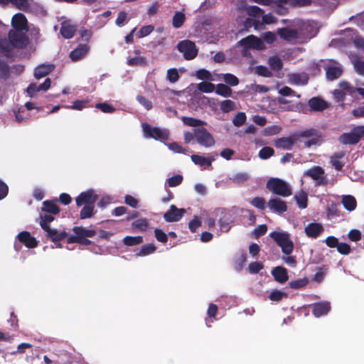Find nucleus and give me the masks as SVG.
<instances>
[{
	"label": "nucleus",
	"mask_w": 364,
	"mask_h": 364,
	"mask_svg": "<svg viewBox=\"0 0 364 364\" xmlns=\"http://www.w3.org/2000/svg\"><path fill=\"white\" fill-rule=\"evenodd\" d=\"M343 70L339 66L329 65L326 68V77L328 80L333 81L341 76Z\"/></svg>",
	"instance_id": "obj_24"
},
{
	"label": "nucleus",
	"mask_w": 364,
	"mask_h": 364,
	"mask_svg": "<svg viewBox=\"0 0 364 364\" xmlns=\"http://www.w3.org/2000/svg\"><path fill=\"white\" fill-rule=\"evenodd\" d=\"M156 247L153 244H146L141 246L139 252L136 253V256H146L155 252Z\"/></svg>",
	"instance_id": "obj_42"
},
{
	"label": "nucleus",
	"mask_w": 364,
	"mask_h": 364,
	"mask_svg": "<svg viewBox=\"0 0 364 364\" xmlns=\"http://www.w3.org/2000/svg\"><path fill=\"white\" fill-rule=\"evenodd\" d=\"M247 260V254L245 251H242V253L237 255L234 260L235 267L237 271L242 269L245 262Z\"/></svg>",
	"instance_id": "obj_41"
},
{
	"label": "nucleus",
	"mask_w": 364,
	"mask_h": 364,
	"mask_svg": "<svg viewBox=\"0 0 364 364\" xmlns=\"http://www.w3.org/2000/svg\"><path fill=\"white\" fill-rule=\"evenodd\" d=\"M341 203L346 210L353 211L357 207V201L354 196L346 195L342 197Z\"/></svg>",
	"instance_id": "obj_29"
},
{
	"label": "nucleus",
	"mask_w": 364,
	"mask_h": 364,
	"mask_svg": "<svg viewBox=\"0 0 364 364\" xmlns=\"http://www.w3.org/2000/svg\"><path fill=\"white\" fill-rule=\"evenodd\" d=\"M294 198L300 208L304 209L307 207L308 196L305 191H301L299 193L296 194Z\"/></svg>",
	"instance_id": "obj_34"
},
{
	"label": "nucleus",
	"mask_w": 364,
	"mask_h": 364,
	"mask_svg": "<svg viewBox=\"0 0 364 364\" xmlns=\"http://www.w3.org/2000/svg\"><path fill=\"white\" fill-rule=\"evenodd\" d=\"M267 205L272 213L277 214H282L287 210V203L279 198H270Z\"/></svg>",
	"instance_id": "obj_9"
},
{
	"label": "nucleus",
	"mask_w": 364,
	"mask_h": 364,
	"mask_svg": "<svg viewBox=\"0 0 364 364\" xmlns=\"http://www.w3.org/2000/svg\"><path fill=\"white\" fill-rule=\"evenodd\" d=\"M54 220L52 214H41L39 216V225L43 230L50 228V223Z\"/></svg>",
	"instance_id": "obj_33"
},
{
	"label": "nucleus",
	"mask_w": 364,
	"mask_h": 364,
	"mask_svg": "<svg viewBox=\"0 0 364 364\" xmlns=\"http://www.w3.org/2000/svg\"><path fill=\"white\" fill-rule=\"evenodd\" d=\"M32 2L33 0H10V4L16 9L26 12L31 9Z\"/></svg>",
	"instance_id": "obj_32"
},
{
	"label": "nucleus",
	"mask_w": 364,
	"mask_h": 364,
	"mask_svg": "<svg viewBox=\"0 0 364 364\" xmlns=\"http://www.w3.org/2000/svg\"><path fill=\"white\" fill-rule=\"evenodd\" d=\"M195 135L197 143L204 147H210L215 144L213 136L204 127L195 129Z\"/></svg>",
	"instance_id": "obj_5"
},
{
	"label": "nucleus",
	"mask_w": 364,
	"mask_h": 364,
	"mask_svg": "<svg viewBox=\"0 0 364 364\" xmlns=\"http://www.w3.org/2000/svg\"><path fill=\"white\" fill-rule=\"evenodd\" d=\"M145 63V59L141 56H136L127 60V64L129 66L144 65Z\"/></svg>",
	"instance_id": "obj_62"
},
{
	"label": "nucleus",
	"mask_w": 364,
	"mask_h": 364,
	"mask_svg": "<svg viewBox=\"0 0 364 364\" xmlns=\"http://www.w3.org/2000/svg\"><path fill=\"white\" fill-rule=\"evenodd\" d=\"M181 121L183 122V124L194 127V129L203 127V126L206 124V122L205 121H203L199 119L193 118L191 117H186L183 116L181 118Z\"/></svg>",
	"instance_id": "obj_28"
},
{
	"label": "nucleus",
	"mask_w": 364,
	"mask_h": 364,
	"mask_svg": "<svg viewBox=\"0 0 364 364\" xmlns=\"http://www.w3.org/2000/svg\"><path fill=\"white\" fill-rule=\"evenodd\" d=\"M144 135L146 138H153L156 140L159 139V128L152 127L147 123H142Z\"/></svg>",
	"instance_id": "obj_26"
},
{
	"label": "nucleus",
	"mask_w": 364,
	"mask_h": 364,
	"mask_svg": "<svg viewBox=\"0 0 364 364\" xmlns=\"http://www.w3.org/2000/svg\"><path fill=\"white\" fill-rule=\"evenodd\" d=\"M14 48L15 47L7 38L0 40V55L10 58L12 56V52Z\"/></svg>",
	"instance_id": "obj_22"
},
{
	"label": "nucleus",
	"mask_w": 364,
	"mask_h": 364,
	"mask_svg": "<svg viewBox=\"0 0 364 364\" xmlns=\"http://www.w3.org/2000/svg\"><path fill=\"white\" fill-rule=\"evenodd\" d=\"M340 205L338 203H332L328 205L327 208V213L328 215L333 217H337L340 215Z\"/></svg>",
	"instance_id": "obj_56"
},
{
	"label": "nucleus",
	"mask_w": 364,
	"mask_h": 364,
	"mask_svg": "<svg viewBox=\"0 0 364 364\" xmlns=\"http://www.w3.org/2000/svg\"><path fill=\"white\" fill-rule=\"evenodd\" d=\"M274 154V150L270 146H264L259 151V157L261 159H267L272 156Z\"/></svg>",
	"instance_id": "obj_50"
},
{
	"label": "nucleus",
	"mask_w": 364,
	"mask_h": 364,
	"mask_svg": "<svg viewBox=\"0 0 364 364\" xmlns=\"http://www.w3.org/2000/svg\"><path fill=\"white\" fill-rule=\"evenodd\" d=\"M255 71L257 74L262 77H269L272 75V72L267 67L263 65L257 66L255 68Z\"/></svg>",
	"instance_id": "obj_64"
},
{
	"label": "nucleus",
	"mask_w": 364,
	"mask_h": 364,
	"mask_svg": "<svg viewBox=\"0 0 364 364\" xmlns=\"http://www.w3.org/2000/svg\"><path fill=\"white\" fill-rule=\"evenodd\" d=\"M246 119L247 117L245 112H238L232 119V124L235 127H241L245 123Z\"/></svg>",
	"instance_id": "obj_54"
},
{
	"label": "nucleus",
	"mask_w": 364,
	"mask_h": 364,
	"mask_svg": "<svg viewBox=\"0 0 364 364\" xmlns=\"http://www.w3.org/2000/svg\"><path fill=\"white\" fill-rule=\"evenodd\" d=\"M154 31V26L152 25L144 26L137 32L136 36L139 38H144L149 35Z\"/></svg>",
	"instance_id": "obj_60"
},
{
	"label": "nucleus",
	"mask_w": 364,
	"mask_h": 364,
	"mask_svg": "<svg viewBox=\"0 0 364 364\" xmlns=\"http://www.w3.org/2000/svg\"><path fill=\"white\" fill-rule=\"evenodd\" d=\"M202 222L200 218L197 215H195L194 218L189 222L188 228L192 232H196V230L200 228Z\"/></svg>",
	"instance_id": "obj_63"
},
{
	"label": "nucleus",
	"mask_w": 364,
	"mask_h": 364,
	"mask_svg": "<svg viewBox=\"0 0 364 364\" xmlns=\"http://www.w3.org/2000/svg\"><path fill=\"white\" fill-rule=\"evenodd\" d=\"M123 242L127 246H134L143 242L141 236H126L123 239Z\"/></svg>",
	"instance_id": "obj_40"
},
{
	"label": "nucleus",
	"mask_w": 364,
	"mask_h": 364,
	"mask_svg": "<svg viewBox=\"0 0 364 364\" xmlns=\"http://www.w3.org/2000/svg\"><path fill=\"white\" fill-rule=\"evenodd\" d=\"M98 199V196L95 193L94 191L88 190L82 192L75 199L77 206L80 207L82 205H95Z\"/></svg>",
	"instance_id": "obj_7"
},
{
	"label": "nucleus",
	"mask_w": 364,
	"mask_h": 364,
	"mask_svg": "<svg viewBox=\"0 0 364 364\" xmlns=\"http://www.w3.org/2000/svg\"><path fill=\"white\" fill-rule=\"evenodd\" d=\"M308 284H309V279L307 278L304 277L302 279H299L296 280L291 281L289 283V286L291 289H299L304 287Z\"/></svg>",
	"instance_id": "obj_46"
},
{
	"label": "nucleus",
	"mask_w": 364,
	"mask_h": 364,
	"mask_svg": "<svg viewBox=\"0 0 364 364\" xmlns=\"http://www.w3.org/2000/svg\"><path fill=\"white\" fill-rule=\"evenodd\" d=\"M46 232V236L48 240L52 241L54 244L64 240L68 235L65 230L58 232L57 229L49 228Z\"/></svg>",
	"instance_id": "obj_17"
},
{
	"label": "nucleus",
	"mask_w": 364,
	"mask_h": 364,
	"mask_svg": "<svg viewBox=\"0 0 364 364\" xmlns=\"http://www.w3.org/2000/svg\"><path fill=\"white\" fill-rule=\"evenodd\" d=\"M287 296V294L285 292H282L278 289L273 290L271 294L269 296V299L271 301H281L284 297H286Z\"/></svg>",
	"instance_id": "obj_57"
},
{
	"label": "nucleus",
	"mask_w": 364,
	"mask_h": 364,
	"mask_svg": "<svg viewBox=\"0 0 364 364\" xmlns=\"http://www.w3.org/2000/svg\"><path fill=\"white\" fill-rule=\"evenodd\" d=\"M220 108L223 112L228 113L234 110L236 107L235 102L230 100H225L220 103Z\"/></svg>",
	"instance_id": "obj_45"
},
{
	"label": "nucleus",
	"mask_w": 364,
	"mask_h": 364,
	"mask_svg": "<svg viewBox=\"0 0 364 364\" xmlns=\"http://www.w3.org/2000/svg\"><path fill=\"white\" fill-rule=\"evenodd\" d=\"M308 105L311 110L316 112H322L328 107V103L325 100L316 97L311 98Z\"/></svg>",
	"instance_id": "obj_21"
},
{
	"label": "nucleus",
	"mask_w": 364,
	"mask_h": 364,
	"mask_svg": "<svg viewBox=\"0 0 364 364\" xmlns=\"http://www.w3.org/2000/svg\"><path fill=\"white\" fill-rule=\"evenodd\" d=\"M16 238L20 243L23 244L27 248H34L38 245L36 239L31 236L28 231H22L18 234Z\"/></svg>",
	"instance_id": "obj_14"
},
{
	"label": "nucleus",
	"mask_w": 364,
	"mask_h": 364,
	"mask_svg": "<svg viewBox=\"0 0 364 364\" xmlns=\"http://www.w3.org/2000/svg\"><path fill=\"white\" fill-rule=\"evenodd\" d=\"M183 179V178L181 175L177 174L173 176L167 180L165 186L168 184L169 187H176L182 183Z\"/></svg>",
	"instance_id": "obj_53"
},
{
	"label": "nucleus",
	"mask_w": 364,
	"mask_h": 364,
	"mask_svg": "<svg viewBox=\"0 0 364 364\" xmlns=\"http://www.w3.org/2000/svg\"><path fill=\"white\" fill-rule=\"evenodd\" d=\"M282 128L278 125H272L266 127L264 129V134L265 136H273L280 133Z\"/></svg>",
	"instance_id": "obj_61"
},
{
	"label": "nucleus",
	"mask_w": 364,
	"mask_h": 364,
	"mask_svg": "<svg viewBox=\"0 0 364 364\" xmlns=\"http://www.w3.org/2000/svg\"><path fill=\"white\" fill-rule=\"evenodd\" d=\"M319 134H321V132L318 130L311 128V129H305L299 133L294 134V137L296 139H298L299 137H303V138L311 137L312 138L315 136H317Z\"/></svg>",
	"instance_id": "obj_37"
},
{
	"label": "nucleus",
	"mask_w": 364,
	"mask_h": 364,
	"mask_svg": "<svg viewBox=\"0 0 364 364\" xmlns=\"http://www.w3.org/2000/svg\"><path fill=\"white\" fill-rule=\"evenodd\" d=\"M149 226V223L146 219H139L132 223L133 230H145Z\"/></svg>",
	"instance_id": "obj_44"
},
{
	"label": "nucleus",
	"mask_w": 364,
	"mask_h": 364,
	"mask_svg": "<svg viewBox=\"0 0 364 364\" xmlns=\"http://www.w3.org/2000/svg\"><path fill=\"white\" fill-rule=\"evenodd\" d=\"M185 21V15L181 12H176L173 17V26L176 28H178L182 26Z\"/></svg>",
	"instance_id": "obj_49"
},
{
	"label": "nucleus",
	"mask_w": 364,
	"mask_h": 364,
	"mask_svg": "<svg viewBox=\"0 0 364 364\" xmlns=\"http://www.w3.org/2000/svg\"><path fill=\"white\" fill-rule=\"evenodd\" d=\"M344 156L345 153L343 151H340L335 153L331 158V162L337 171H341L343 167L344 164L340 161V159Z\"/></svg>",
	"instance_id": "obj_35"
},
{
	"label": "nucleus",
	"mask_w": 364,
	"mask_h": 364,
	"mask_svg": "<svg viewBox=\"0 0 364 364\" xmlns=\"http://www.w3.org/2000/svg\"><path fill=\"white\" fill-rule=\"evenodd\" d=\"M251 204L255 208L262 210H264L267 206L265 199L262 197L254 198L251 201Z\"/></svg>",
	"instance_id": "obj_55"
},
{
	"label": "nucleus",
	"mask_w": 364,
	"mask_h": 364,
	"mask_svg": "<svg viewBox=\"0 0 364 364\" xmlns=\"http://www.w3.org/2000/svg\"><path fill=\"white\" fill-rule=\"evenodd\" d=\"M324 231V228L321 223H311L304 228L306 235L310 238L316 239L321 235Z\"/></svg>",
	"instance_id": "obj_13"
},
{
	"label": "nucleus",
	"mask_w": 364,
	"mask_h": 364,
	"mask_svg": "<svg viewBox=\"0 0 364 364\" xmlns=\"http://www.w3.org/2000/svg\"><path fill=\"white\" fill-rule=\"evenodd\" d=\"M269 65L272 70L278 71L282 68L283 63L279 57L274 56L269 59Z\"/></svg>",
	"instance_id": "obj_47"
},
{
	"label": "nucleus",
	"mask_w": 364,
	"mask_h": 364,
	"mask_svg": "<svg viewBox=\"0 0 364 364\" xmlns=\"http://www.w3.org/2000/svg\"><path fill=\"white\" fill-rule=\"evenodd\" d=\"M223 80L230 86H236L239 84L238 78L231 73H226L223 75Z\"/></svg>",
	"instance_id": "obj_52"
},
{
	"label": "nucleus",
	"mask_w": 364,
	"mask_h": 364,
	"mask_svg": "<svg viewBox=\"0 0 364 364\" xmlns=\"http://www.w3.org/2000/svg\"><path fill=\"white\" fill-rule=\"evenodd\" d=\"M330 310L331 304L326 301L316 302L312 305V314L315 317H321L326 315Z\"/></svg>",
	"instance_id": "obj_16"
},
{
	"label": "nucleus",
	"mask_w": 364,
	"mask_h": 364,
	"mask_svg": "<svg viewBox=\"0 0 364 364\" xmlns=\"http://www.w3.org/2000/svg\"><path fill=\"white\" fill-rule=\"evenodd\" d=\"M272 274L277 282L282 284L286 282L289 279L287 270L283 267L279 266L274 267L272 271Z\"/></svg>",
	"instance_id": "obj_23"
},
{
	"label": "nucleus",
	"mask_w": 364,
	"mask_h": 364,
	"mask_svg": "<svg viewBox=\"0 0 364 364\" xmlns=\"http://www.w3.org/2000/svg\"><path fill=\"white\" fill-rule=\"evenodd\" d=\"M41 211L52 215H57L60 213V209L56 205L55 201L53 200H45L43 202V206L41 207Z\"/></svg>",
	"instance_id": "obj_27"
},
{
	"label": "nucleus",
	"mask_w": 364,
	"mask_h": 364,
	"mask_svg": "<svg viewBox=\"0 0 364 364\" xmlns=\"http://www.w3.org/2000/svg\"><path fill=\"white\" fill-rule=\"evenodd\" d=\"M167 80L171 82L174 83L177 82L179 79V74L176 68H171L167 71L166 75Z\"/></svg>",
	"instance_id": "obj_59"
},
{
	"label": "nucleus",
	"mask_w": 364,
	"mask_h": 364,
	"mask_svg": "<svg viewBox=\"0 0 364 364\" xmlns=\"http://www.w3.org/2000/svg\"><path fill=\"white\" fill-rule=\"evenodd\" d=\"M191 158L192 161L196 165H199L200 166H211L212 161L208 158L203 156L193 154L191 156Z\"/></svg>",
	"instance_id": "obj_36"
},
{
	"label": "nucleus",
	"mask_w": 364,
	"mask_h": 364,
	"mask_svg": "<svg viewBox=\"0 0 364 364\" xmlns=\"http://www.w3.org/2000/svg\"><path fill=\"white\" fill-rule=\"evenodd\" d=\"M77 31V26L73 24L70 20L63 21L60 23V33L65 39L72 38Z\"/></svg>",
	"instance_id": "obj_12"
},
{
	"label": "nucleus",
	"mask_w": 364,
	"mask_h": 364,
	"mask_svg": "<svg viewBox=\"0 0 364 364\" xmlns=\"http://www.w3.org/2000/svg\"><path fill=\"white\" fill-rule=\"evenodd\" d=\"M196 76L198 79L202 80H212V75L210 73L204 69L201 68L196 71Z\"/></svg>",
	"instance_id": "obj_58"
},
{
	"label": "nucleus",
	"mask_w": 364,
	"mask_h": 364,
	"mask_svg": "<svg viewBox=\"0 0 364 364\" xmlns=\"http://www.w3.org/2000/svg\"><path fill=\"white\" fill-rule=\"evenodd\" d=\"M95 205H85L82 208L80 213L81 219H86L91 218L94 214Z\"/></svg>",
	"instance_id": "obj_43"
},
{
	"label": "nucleus",
	"mask_w": 364,
	"mask_h": 364,
	"mask_svg": "<svg viewBox=\"0 0 364 364\" xmlns=\"http://www.w3.org/2000/svg\"><path fill=\"white\" fill-rule=\"evenodd\" d=\"M11 26L14 28L13 30L27 32L29 29L26 17L21 13H17L13 16L11 19Z\"/></svg>",
	"instance_id": "obj_10"
},
{
	"label": "nucleus",
	"mask_w": 364,
	"mask_h": 364,
	"mask_svg": "<svg viewBox=\"0 0 364 364\" xmlns=\"http://www.w3.org/2000/svg\"><path fill=\"white\" fill-rule=\"evenodd\" d=\"M23 31L10 30L8 33V40L17 48H23L26 46L28 38Z\"/></svg>",
	"instance_id": "obj_4"
},
{
	"label": "nucleus",
	"mask_w": 364,
	"mask_h": 364,
	"mask_svg": "<svg viewBox=\"0 0 364 364\" xmlns=\"http://www.w3.org/2000/svg\"><path fill=\"white\" fill-rule=\"evenodd\" d=\"M215 92L220 96L227 97L231 96L232 92L228 85L220 83L216 85Z\"/></svg>",
	"instance_id": "obj_38"
},
{
	"label": "nucleus",
	"mask_w": 364,
	"mask_h": 364,
	"mask_svg": "<svg viewBox=\"0 0 364 364\" xmlns=\"http://www.w3.org/2000/svg\"><path fill=\"white\" fill-rule=\"evenodd\" d=\"M10 76V68L6 62L0 60V77L6 80Z\"/></svg>",
	"instance_id": "obj_48"
},
{
	"label": "nucleus",
	"mask_w": 364,
	"mask_h": 364,
	"mask_svg": "<svg viewBox=\"0 0 364 364\" xmlns=\"http://www.w3.org/2000/svg\"><path fill=\"white\" fill-rule=\"evenodd\" d=\"M360 141L355 127H353L350 132L344 133L339 136L338 141L342 144L354 145Z\"/></svg>",
	"instance_id": "obj_15"
},
{
	"label": "nucleus",
	"mask_w": 364,
	"mask_h": 364,
	"mask_svg": "<svg viewBox=\"0 0 364 364\" xmlns=\"http://www.w3.org/2000/svg\"><path fill=\"white\" fill-rule=\"evenodd\" d=\"M309 79V75L305 73L289 75V80L292 84L305 85L308 83Z\"/></svg>",
	"instance_id": "obj_25"
},
{
	"label": "nucleus",
	"mask_w": 364,
	"mask_h": 364,
	"mask_svg": "<svg viewBox=\"0 0 364 364\" xmlns=\"http://www.w3.org/2000/svg\"><path fill=\"white\" fill-rule=\"evenodd\" d=\"M296 140L294 134L287 137H281L274 141V146L277 149L291 150Z\"/></svg>",
	"instance_id": "obj_18"
},
{
	"label": "nucleus",
	"mask_w": 364,
	"mask_h": 364,
	"mask_svg": "<svg viewBox=\"0 0 364 364\" xmlns=\"http://www.w3.org/2000/svg\"><path fill=\"white\" fill-rule=\"evenodd\" d=\"M198 90L204 93H210L215 90V85L210 82L203 81L197 85Z\"/></svg>",
	"instance_id": "obj_39"
},
{
	"label": "nucleus",
	"mask_w": 364,
	"mask_h": 364,
	"mask_svg": "<svg viewBox=\"0 0 364 364\" xmlns=\"http://www.w3.org/2000/svg\"><path fill=\"white\" fill-rule=\"evenodd\" d=\"M73 231L77 237L78 240H80L82 237H94L96 234V231L95 230H87L82 227L75 226L73 228Z\"/></svg>",
	"instance_id": "obj_30"
},
{
	"label": "nucleus",
	"mask_w": 364,
	"mask_h": 364,
	"mask_svg": "<svg viewBox=\"0 0 364 364\" xmlns=\"http://www.w3.org/2000/svg\"><path fill=\"white\" fill-rule=\"evenodd\" d=\"M266 188L274 195L282 197H289L292 195L290 186L284 180L279 178H271L267 183Z\"/></svg>",
	"instance_id": "obj_1"
},
{
	"label": "nucleus",
	"mask_w": 364,
	"mask_h": 364,
	"mask_svg": "<svg viewBox=\"0 0 364 364\" xmlns=\"http://www.w3.org/2000/svg\"><path fill=\"white\" fill-rule=\"evenodd\" d=\"M247 13L250 16L259 17L264 14V11L257 6H250L247 8Z\"/></svg>",
	"instance_id": "obj_51"
},
{
	"label": "nucleus",
	"mask_w": 364,
	"mask_h": 364,
	"mask_svg": "<svg viewBox=\"0 0 364 364\" xmlns=\"http://www.w3.org/2000/svg\"><path fill=\"white\" fill-rule=\"evenodd\" d=\"M177 48L179 52L183 53L184 58L188 60L194 59L198 52L195 43L189 40L180 41Z\"/></svg>",
	"instance_id": "obj_3"
},
{
	"label": "nucleus",
	"mask_w": 364,
	"mask_h": 364,
	"mask_svg": "<svg viewBox=\"0 0 364 364\" xmlns=\"http://www.w3.org/2000/svg\"><path fill=\"white\" fill-rule=\"evenodd\" d=\"M279 36L287 41L295 39L298 36V32L296 29L289 28H282L278 30Z\"/></svg>",
	"instance_id": "obj_31"
},
{
	"label": "nucleus",
	"mask_w": 364,
	"mask_h": 364,
	"mask_svg": "<svg viewBox=\"0 0 364 364\" xmlns=\"http://www.w3.org/2000/svg\"><path fill=\"white\" fill-rule=\"evenodd\" d=\"M240 43L245 48H254L257 50L262 49L263 45L262 40L253 35H250L241 39L240 41Z\"/></svg>",
	"instance_id": "obj_11"
},
{
	"label": "nucleus",
	"mask_w": 364,
	"mask_h": 364,
	"mask_svg": "<svg viewBox=\"0 0 364 364\" xmlns=\"http://www.w3.org/2000/svg\"><path fill=\"white\" fill-rule=\"evenodd\" d=\"M55 69V65L52 63H43L37 66L34 70V77L40 79L46 77Z\"/></svg>",
	"instance_id": "obj_19"
},
{
	"label": "nucleus",
	"mask_w": 364,
	"mask_h": 364,
	"mask_svg": "<svg viewBox=\"0 0 364 364\" xmlns=\"http://www.w3.org/2000/svg\"><path fill=\"white\" fill-rule=\"evenodd\" d=\"M324 175V169L318 166H315L305 173V176H309L316 181L317 186H325L327 184V179Z\"/></svg>",
	"instance_id": "obj_6"
},
{
	"label": "nucleus",
	"mask_w": 364,
	"mask_h": 364,
	"mask_svg": "<svg viewBox=\"0 0 364 364\" xmlns=\"http://www.w3.org/2000/svg\"><path fill=\"white\" fill-rule=\"evenodd\" d=\"M90 50L87 44H80L76 48L70 53V58L73 61H77L85 56Z\"/></svg>",
	"instance_id": "obj_20"
},
{
	"label": "nucleus",
	"mask_w": 364,
	"mask_h": 364,
	"mask_svg": "<svg viewBox=\"0 0 364 364\" xmlns=\"http://www.w3.org/2000/svg\"><path fill=\"white\" fill-rule=\"evenodd\" d=\"M269 236L281 247L284 254L289 255L293 252L294 243L291 240L289 233L273 231L269 234Z\"/></svg>",
	"instance_id": "obj_2"
},
{
	"label": "nucleus",
	"mask_w": 364,
	"mask_h": 364,
	"mask_svg": "<svg viewBox=\"0 0 364 364\" xmlns=\"http://www.w3.org/2000/svg\"><path fill=\"white\" fill-rule=\"evenodd\" d=\"M186 212L184 208H178L175 205H171L169 210L164 214V218L169 223L178 222L182 218Z\"/></svg>",
	"instance_id": "obj_8"
}]
</instances>
